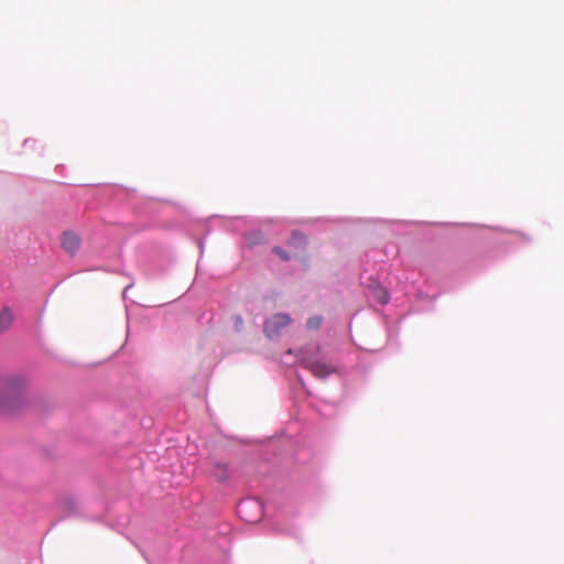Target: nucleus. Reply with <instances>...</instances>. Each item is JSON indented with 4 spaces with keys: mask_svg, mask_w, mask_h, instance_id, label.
<instances>
[{
    "mask_svg": "<svg viewBox=\"0 0 564 564\" xmlns=\"http://www.w3.org/2000/svg\"><path fill=\"white\" fill-rule=\"evenodd\" d=\"M25 386V380L20 377L0 380V413L11 414L23 406Z\"/></svg>",
    "mask_w": 564,
    "mask_h": 564,
    "instance_id": "f257e3e1",
    "label": "nucleus"
},
{
    "mask_svg": "<svg viewBox=\"0 0 564 564\" xmlns=\"http://www.w3.org/2000/svg\"><path fill=\"white\" fill-rule=\"evenodd\" d=\"M299 362L304 368L308 369L313 376L322 379L336 371V368L333 365L325 361L315 360L313 357L307 356L302 350L299 352Z\"/></svg>",
    "mask_w": 564,
    "mask_h": 564,
    "instance_id": "f03ea898",
    "label": "nucleus"
},
{
    "mask_svg": "<svg viewBox=\"0 0 564 564\" xmlns=\"http://www.w3.org/2000/svg\"><path fill=\"white\" fill-rule=\"evenodd\" d=\"M292 319L288 314H274L269 319H267L264 324V332L268 337H276L284 327L290 325Z\"/></svg>",
    "mask_w": 564,
    "mask_h": 564,
    "instance_id": "7ed1b4c3",
    "label": "nucleus"
},
{
    "mask_svg": "<svg viewBox=\"0 0 564 564\" xmlns=\"http://www.w3.org/2000/svg\"><path fill=\"white\" fill-rule=\"evenodd\" d=\"M80 242L82 239L79 235L72 230L64 231L61 237L62 248L70 256H74L79 250Z\"/></svg>",
    "mask_w": 564,
    "mask_h": 564,
    "instance_id": "20e7f679",
    "label": "nucleus"
},
{
    "mask_svg": "<svg viewBox=\"0 0 564 564\" xmlns=\"http://www.w3.org/2000/svg\"><path fill=\"white\" fill-rule=\"evenodd\" d=\"M257 509L261 512V506L258 501L254 500H243L238 505L237 511L241 519L247 522H256L261 514L256 517H251L248 514L249 510Z\"/></svg>",
    "mask_w": 564,
    "mask_h": 564,
    "instance_id": "39448f33",
    "label": "nucleus"
},
{
    "mask_svg": "<svg viewBox=\"0 0 564 564\" xmlns=\"http://www.w3.org/2000/svg\"><path fill=\"white\" fill-rule=\"evenodd\" d=\"M213 465H214L213 475H214L215 479L219 482L228 481L230 478V471H229L228 465L220 460H215L213 463Z\"/></svg>",
    "mask_w": 564,
    "mask_h": 564,
    "instance_id": "423d86ee",
    "label": "nucleus"
},
{
    "mask_svg": "<svg viewBox=\"0 0 564 564\" xmlns=\"http://www.w3.org/2000/svg\"><path fill=\"white\" fill-rule=\"evenodd\" d=\"M13 322V314L9 307L0 311V334L10 328Z\"/></svg>",
    "mask_w": 564,
    "mask_h": 564,
    "instance_id": "0eeeda50",
    "label": "nucleus"
},
{
    "mask_svg": "<svg viewBox=\"0 0 564 564\" xmlns=\"http://www.w3.org/2000/svg\"><path fill=\"white\" fill-rule=\"evenodd\" d=\"M371 296L380 304H387L389 302L388 291L379 285L371 289Z\"/></svg>",
    "mask_w": 564,
    "mask_h": 564,
    "instance_id": "6e6552de",
    "label": "nucleus"
},
{
    "mask_svg": "<svg viewBox=\"0 0 564 564\" xmlns=\"http://www.w3.org/2000/svg\"><path fill=\"white\" fill-rule=\"evenodd\" d=\"M307 328L310 329H318L322 325L321 316H313L307 319Z\"/></svg>",
    "mask_w": 564,
    "mask_h": 564,
    "instance_id": "1a4fd4ad",
    "label": "nucleus"
},
{
    "mask_svg": "<svg viewBox=\"0 0 564 564\" xmlns=\"http://www.w3.org/2000/svg\"><path fill=\"white\" fill-rule=\"evenodd\" d=\"M306 242L307 241H306L305 236L297 234V232L293 234L291 241H290V243L296 245V246H305Z\"/></svg>",
    "mask_w": 564,
    "mask_h": 564,
    "instance_id": "9d476101",
    "label": "nucleus"
},
{
    "mask_svg": "<svg viewBox=\"0 0 564 564\" xmlns=\"http://www.w3.org/2000/svg\"><path fill=\"white\" fill-rule=\"evenodd\" d=\"M273 252L285 261L290 260V256L281 247H274Z\"/></svg>",
    "mask_w": 564,
    "mask_h": 564,
    "instance_id": "9b49d317",
    "label": "nucleus"
}]
</instances>
